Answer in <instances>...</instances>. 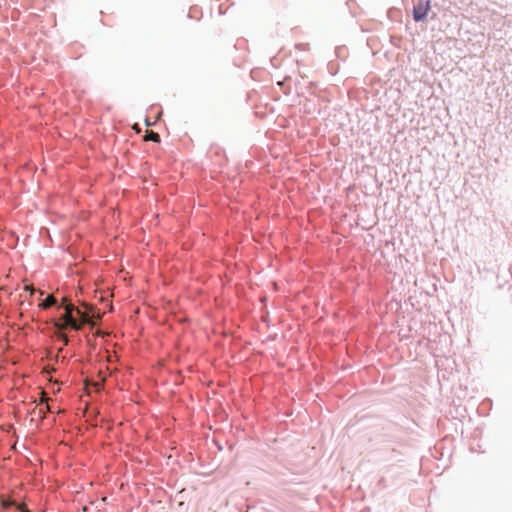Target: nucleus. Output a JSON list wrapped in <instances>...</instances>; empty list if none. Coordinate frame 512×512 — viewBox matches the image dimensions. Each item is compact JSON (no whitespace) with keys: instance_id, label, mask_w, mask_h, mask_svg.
Returning a JSON list of instances; mask_svg holds the SVG:
<instances>
[{"instance_id":"f257e3e1","label":"nucleus","mask_w":512,"mask_h":512,"mask_svg":"<svg viewBox=\"0 0 512 512\" xmlns=\"http://www.w3.org/2000/svg\"><path fill=\"white\" fill-rule=\"evenodd\" d=\"M431 10L430 0H419L414 4L412 15L415 22H424L427 20L428 14Z\"/></svg>"},{"instance_id":"f03ea898","label":"nucleus","mask_w":512,"mask_h":512,"mask_svg":"<svg viewBox=\"0 0 512 512\" xmlns=\"http://www.w3.org/2000/svg\"><path fill=\"white\" fill-rule=\"evenodd\" d=\"M60 320L69 323L70 327H72L75 330L81 329V324H78L77 320L73 317V314H70L69 312H65L64 315L60 318Z\"/></svg>"},{"instance_id":"7ed1b4c3","label":"nucleus","mask_w":512,"mask_h":512,"mask_svg":"<svg viewBox=\"0 0 512 512\" xmlns=\"http://www.w3.org/2000/svg\"><path fill=\"white\" fill-rule=\"evenodd\" d=\"M76 315L79 316V318H80V322H78V324H81V326L85 323L90 322L88 313L80 310L79 308L76 309Z\"/></svg>"},{"instance_id":"20e7f679","label":"nucleus","mask_w":512,"mask_h":512,"mask_svg":"<svg viewBox=\"0 0 512 512\" xmlns=\"http://www.w3.org/2000/svg\"><path fill=\"white\" fill-rule=\"evenodd\" d=\"M56 304V299L54 298L53 295H49L45 300L44 302H42L40 304V307L42 309H48L50 308L51 306L55 305Z\"/></svg>"},{"instance_id":"39448f33","label":"nucleus","mask_w":512,"mask_h":512,"mask_svg":"<svg viewBox=\"0 0 512 512\" xmlns=\"http://www.w3.org/2000/svg\"><path fill=\"white\" fill-rule=\"evenodd\" d=\"M146 141H153V142H159L160 136L158 133H155L153 131L148 132V134L144 138Z\"/></svg>"},{"instance_id":"423d86ee","label":"nucleus","mask_w":512,"mask_h":512,"mask_svg":"<svg viewBox=\"0 0 512 512\" xmlns=\"http://www.w3.org/2000/svg\"><path fill=\"white\" fill-rule=\"evenodd\" d=\"M56 327L59 329V330H64L66 329L68 326H70L69 323L67 322H64L63 320H60L58 322H56Z\"/></svg>"},{"instance_id":"0eeeda50","label":"nucleus","mask_w":512,"mask_h":512,"mask_svg":"<svg viewBox=\"0 0 512 512\" xmlns=\"http://www.w3.org/2000/svg\"><path fill=\"white\" fill-rule=\"evenodd\" d=\"M76 309H77V308H76L73 304H71V303H70V304H65V312H66V313H68V312H69L70 314H73V312H75V313H76Z\"/></svg>"},{"instance_id":"6e6552de","label":"nucleus","mask_w":512,"mask_h":512,"mask_svg":"<svg viewBox=\"0 0 512 512\" xmlns=\"http://www.w3.org/2000/svg\"><path fill=\"white\" fill-rule=\"evenodd\" d=\"M14 505V502L11 501V500H3L2 501V506L4 508H9L10 506Z\"/></svg>"},{"instance_id":"1a4fd4ad","label":"nucleus","mask_w":512,"mask_h":512,"mask_svg":"<svg viewBox=\"0 0 512 512\" xmlns=\"http://www.w3.org/2000/svg\"><path fill=\"white\" fill-rule=\"evenodd\" d=\"M18 510L21 511V512H30L27 508H26V505L25 504H20L17 506Z\"/></svg>"},{"instance_id":"9d476101","label":"nucleus","mask_w":512,"mask_h":512,"mask_svg":"<svg viewBox=\"0 0 512 512\" xmlns=\"http://www.w3.org/2000/svg\"><path fill=\"white\" fill-rule=\"evenodd\" d=\"M25 290L30 291L31 293L35 292V289L32 286L26 285Z\"/></svg>"},{"instance_id":"9b49d317","label":"nucleus","mask_w":512,"mask_h":512,"mask_svg":"<svg viewBox=\"0 0 512 512\" xmlns=\"http://www.w3.org/2000/svg\"><path fill=\"white\" fill-rule=\"evenodd\" d=\"M41 395H42V397H41V402H46V401H47V398H45V392H44V391H42V392H41Z\"/></svg>"},{"instance_id":"f8f14e48","label":"nucleus","mask_w":512,"mask_h":512,"mask_svg":"<svg viewBox=\"0 0 512 512\" xmlns=\"http://www.w3.org/2000/svg\"><path fill=\"white\" fill-rule=\"evenodd\" d=\"M60 337L63 339V341H64V343H65V344H67V343H68V338H67V336H66V335L62 334Z\"/></svg>"},{"instance_id":"ddd939ff","label":"nucleus","mask_w":512,"mask_h":512,"mask_svg":"<svg viewBox=\"0 0 512 512\" xmlns=\"http://www.w3.org/2000/svg\"><path fill=\"white\" fill-rule=\"evenodd\" d=\"M65 304H69V303H68V300H67V298H66V297H64V298L62 299V305H64V306H65Z\"/></svg>"},{"instance_id":"4468645a","label":"nucleus","mask_w":512,"mask_h":512,"mask_svg":"<svg viewBox=\"0 0 512 512\" xmlns=\"http://www.w3.org/2000/svg\"><path fill=\"white\" fill-rule=\"evenodd\" d=\"M305 44H297V48L303 49Z\"/></svg>"},{"instance_id":"2eb2a0df","label":"nucleus","mask_w":512,"mask_h":512,"mask_svg":"<svg viewBox=\"0 0 512 512\" xmlns=\"http://www.w3.org/2000/svg\"><path fill=\"white\" fill-rule=\"evenodd\" d=\"M353 1H354V0H349V1H347V3H346V4L348 5V7H349V8L351 7V6H350V4H351Z\"/></svg>"},{"instance_id":"dca6fc26","label":"nucleus","mask_w":512,"mask_h":512,"mask_svg":"<svg viewBox=\"0 0 512 512\" xmlns=\"http://www.w3.org/2000/svg\"><path fill=\"white\" fill-rule=\"evenodd\" d=\"M284 93H285V94H289V93H290V89H286V90H284Z\"/></svg>"},{"instance_id":"f3484780","label":"nucleus","mask_w":512,"mask_h":512,"mask_svg":"<svg viewBox=\"0 0 512 512\" xmlns=\"http://www.w3.org/2000/svg\"><path fill=\"white\" fill-rule=\"evenodd\" d=\"M225 269H226V271L228 270V265H227V264H226V266H225Z\"/></svg>"}]
</instances>
